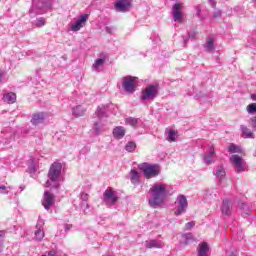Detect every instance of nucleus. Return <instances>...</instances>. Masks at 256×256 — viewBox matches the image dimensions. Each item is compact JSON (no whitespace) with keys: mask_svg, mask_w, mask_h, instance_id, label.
Listing matches in <instances>:
<instances>
[{"mask_svg":"<svg viewBox=\"0 0 256 256\" xmlns=\"http://www.w3.org/2000/svg\"><path fill=\"white\" fill-rule=\"evenodd\" d=\"M151 198L148 200L150 207L153 209H157V207H161L163 203H165V199L169 197V190H167V186L163 183H155L149 190Z\"/></svg>","mask_w":256,"mask_h":256,"instance_id":"nucleus-1","label":"nucleus"},{"mask_svg":"<svg viewBox=\"0 0 256 256\" xmlns=\"http://www.w3.org/2000/svg\"><path fill=\"white\" fill-rule=\"evenodd\" d=\"M61 171H63V165L59 162H54L49 168L45 187L59 189L61 187Z\"/></svg>","mask_w":256,"mask_h":256,"instance_id":"nucleus-2","label":"nucleus"},{"mask_svg":"<svg viewBox=\"0 0 256 256\" xmlns=\"http://www.w3.org/2000/svg\"><path fill=\"white\" fill-rule=\"evenodd\" d=\"M140 171H142L145 179H153V177H158L161 173V168L157 164H149L144 162L139 165Z\"/></svg>","mask_w":256,"mask_h":256,"instance_id":"nucleus-3","label":"nucleus"},{"mask_svg":"<svg viewBox=\"0 0 256 256\" xmlns=\"http://www.w3.org/2000/svg\"><path fill=\"white\" fill-rule=\"evenodd\" d=\"M160 89L161 87L159 86V83L150 84L144 91H142L140 99L142 101H155V99L159 96Z\"/></svg>","mask_w":256,"mask_h":256,"instance_id":"nucleus-4","label":"nucleus"},{"mask_svg":"<svg viewBox=\"0 0 256 256\" xmlns=\"http://www.w3.org/2000/svg\"><path fill=\"white\" fill-rule=\"evenodd\" d=\"M52 5L53 3L51 2V0H38V2H35V0H33L29 13L33 17H35V15H41L44 9H51Z\"/></svg>","mask_w":256,"mask_h":256,"instance_id":"nucleus-5","label":"nucleus"},{"mask_svg":"<svg viewBox=\"0 0 256 256\" xmlns=\"http://www.w3.org/2000/svg\"><path fill=\"white\" fill-rule=\"evenodd\" d=\"M139 78L131 75L124 76L122 78V88L128 95H133L137 91V80Z\"/></svg>","mask_w":256,"mask_h":256,"instance_id":"nucleus-6","label":"nucleus"},{"mask_svg":"<svg viewBox=\"0 0 256 256\" xmlns=\"http://www.w3.org/2000/svg\"><path fill=\"white\" fill-rule=\"evenodd\" d=\"M175 205H177V209L174 212L176 217H179V215H183V213L187 212V207H189V203L187 202V197L183 194H180L177 197Z\"/></svg>","mask_w":256,"mask_h":256,"instance_id":"nucleus-7","label":"nucleus"},{"mask_svg":"<svg viewBox=\"0 0 256 256\" xmlns=\"http://www.w3.org/2000/svg\"><path fill=\"white\" fill-rule=\"evenodd\" d=\"M117 201H119V197L117 196V192H115V190L108 188L104 191L103 202L105 203V205L111 207L115 205Z\"/></svg>","mask_w":256,"mask_h":256,"instance_id":"nucleus-8","label":"nucleus"},{"mask_svg":"<svg viewBox=\"0 0 256 256\" xmlns=\"http://www.w3.org/2000/svg\"><path fill=\"white\" fill-rule=\"evenodd\" d=\"M55 204V196L49 191H45L42 199V205L46 211H49Z\"/></svg>","mask_w":256,"mask_h":256,"instance_id":"nucleus-9","label":"nucleus"},{"mask_svg":"<svg viewBox=\"0 0 256 256\" xmlns=\"http://www.w3.org/2000/svg\"><path fill=\"white\" fill-rule=\"evenodd\" d=\"M231 163L235 167L236 173H242V171H245V167L243 166V158L237 154H234L230 158Z\"/></svg>","mask_w":256,"mask_h":256,"instance_id":"nucleus-10","label":"nucleus"},{"mask_svg":"<svg viewBox=\"0 0 256 256\" xmlns=\"http://www.w3.org/2000/svg\"><path fill=\"white\" fill-rule=\"evenodd\" d=\"M173 20L174 21H181L183 19V4L176 3L172 6Z\"/></svg>","mask_w":256,"mask_h":256,"instance_id":"nucleus-11","label":"nucleus"},{"mask_svg":"<svg viewBox=\"0 0 256 256\" xmlns=\"http://www.w3.org/2000/svg\"><path fill=\"white\" fill-rule=\"evenodd\" d=\"M131 7V2L129 0H119L115 4V10L119 13H127Z\"/></svg>","mask_w":256,"mask_h":256,"instance_id":"nucleus-12","label":"nucleus"},{"mask_svg":"<svg viewBox=\"0 0 256 256\" xmlns=\"http://www.w3.org/2000/svg\"><path fill=\"white\" fill-rule=\"evenodd\" d=\"M87 19H89V15L83 14L78 18V20L72 24L71 29L73 31H79L83 27V24L87 22Z\"/></svg>","mask_w":256,"mask_h":256,"instance_id":"nucleus-13","label":"nucleus"},{"mask_svg":"<svg viewBox=\"0 0 256 256\" xmlns=\"http://www.w3.org/2000/svg\"><path fill=\"white\" fill-rule=\"evenodd\" d=\"M93 131H94V135L96 136H99L101 135V133H104L105 124H103V120L98 119L97 121H94Z\"/></svg>","mask_w":256,"mask_h":256,"instance_id":"nucleus-14","label":"nucleus"},{"mask_svg":"<svg viewBox=\"0 0 256 256\" xmlns=\"http://www.w3.org/2000/svg\"><path fill=\"white\" fill-rule=\"evenodd\" d=\"M241 137L243 139H255V134L245 125H240Z\"/></svg>","mask_w":256,"mask_h":256,"instance_id":"nucleus-15","label":"nucleus"},{"mask_svg":"<svg viewBox=\"0 0 256 256\" xmlns=\"http://www.w3.org/2000/svg\"><path fill=\"white\" fill-rule=\"evenodd\" d=\"M215 148L210 147L209 148V153L204 155V163L205 165H211L215 163Z\"/></svg>","mask_w":256,"mask_h":256,"instance_id":"nucleus-16","label":"nucleus"},{"mask_svg":"<svg viewBox=\"0 0 256 256\" xmlns=\"http://www.w3.org/2000/svg\"><path fill=\"white\" fill-rule=\"evenodd\" d=\"M108 107H109L108 105H104V104L98 106L95 112V115L98 117V119L102 120L108 117L107 115Z\"/></svg>","mask_w":256,"mask_h":256,"instance_id":"nucleus-17","label":"nucleus"},{"mask_svg":"<svg viewBox=\"0 0 256 256\" xmlns=\"http://www.w3.org/2000/svg\"><path fill=\"white\" fill-rule=\"evenodd\" d=\"M45 122V114L44 112H38L32 115L31 123L32 125H41V123Z\"/></svg>","mask_w":256,"mask_h":256,"instance_id":"nucleus-18","label":"nucleus"},{"mask_svg":"<svg viewBox=\"0 0 256 256\" xmlns=\"http://www.w3.org/2000/svg\"><path fill=\"white\" fill-rule=\"evenodd\" d=\"M232 207H233V205L231 204V200L224 199L222 201V207H221L222 214L227 215L229 217L231 215Z\"/></svg>","mask_w":256,"mask_h":256,"instance_id":"nucleus-19","label":"nucleus"},{"mask_svg":"<svg viewBox=\"0 0 256 256\" xmlns=\"http://www.w3.org/2000/svg\"><path fill=\"white\" fill-rule=\"evenodd\" d=\"M125 128H123V126H116L113 129L112 135L114 137V139H123L125 137Z\"/></svg>","mask_w":256,"mask_h":256,"instance_id":"nucleus-20","label":"nucleus"},{"mask_svg":"<svg viewBox=\"0 0 256 256\" xmlns=\"http://www.w3.org/2000/svg\"><path fill=\"white\" fill-rule=\"evenodd\" d=\"M2 99H3L4 103L13 105V103H15V101H17V94H15V92H8L3 95Z\"/></svg>","mask_w":256,"mask_h":256,"instance_id":"nucleus-21","label":"nucleus"},{"mask_svg":"<svg viewBox=\"0 0 256 256\" xmlns=\"http://www.w3.org/2000/svg\"><path fill=\"white\" fill-rule=\"evenodd\" d=\"M239 209L242 211V217H249L252 213L251 206L243 202L239 203Z\"/></svg>","mask_w":256,"mask_h":256,"instance_id":"nucleus-22","label":"nucleus"},{"mask_svg":"<svg viewBox=\"0 0 256 256\" xmlns=\"http://www.w3.org/2000/svg\"><path fill=\"white\" fill-rule=\"evenodd\" d=\"M86 111L87 110L83 106L78 105V106L72 108V115H74V117H83V115H85Z\"/></svg>","mask_w":256,"mask_h":256,"instance_id":"nucleus-23","label":"nucleus"},{"mask_svg":"<svg viewBox=\"0 0 256 256\" xmlns=\"http://www.w3.org/2000/svg\"><path fill=\"white\" fill-rule=\"evenodd\" d=\"M207 253H209V244H207V242L200 243L198 256H208Z\"/></svg>","mask_w":256,"mask_h":256,"instance_id":"nucleus-24","label":"nucleus"},{"mask_svg":"<svg viewBox=\"0 0 256 256\" xmlns=\"http://www.w3.org/2000/svg\"><path fill=\"white\" fill-rule=\"evenodd\" d=\"M140 174L135 169L130 170V181L132 185H139Z\"/></svg>","mask_w":256,"mask_h":256,"instance_id":"nucleus-25","label":"nucleus"},{"mask_svg":"<svg viewBox=\"0 0 256 256\" xmlns=\"http://www.w3.org/2000/svg\"><path fill=\"white\" fill-rule=\"evenodd\" d=\"M182 239L185 245H190V243H195V236H193V233L182 234Z\"/></svg>","mask_w":256,"mask_h":256,"instance_id":"nucleus-26","label":"nucleus"},{"mask_svg":"<svg viewBox=\"0 0 256 256\" xmlns=\"http://www.w3.org/2000/svg\"><path fill=\"white\" fill-rule=\"evenodd\" d=\"M147 249H161V242L159 240L146 241Z\"/></svg>","mask_w":256,"mask_h":256,"instance_id":"nucleus-27","label":"nucleus"},{"mask_svg":"<svg viewBox=\"0 0 256 256\" xmlns=\"http://www.w3.org/2000/svg\"><path fill=\"white\" fill-rule=\"evenodd\" d=\"M105 65V58H98L92 65L93 71H98L99 67H103Z\"/></svg>","mask_w":256,"mask_h":256,"instance_id":"nucleus-28","label":"nucleus"},{"mask_svg":"<svg viewBox=\"0 0 256 256\" xmlns=\"http://www.w3.org/2000/svg\"><path fill=\"white\" fill-rule=\"evenodd\" d=\"M215 175H216V178L219 179V181H221V179H223V177H225L226 175L225 168H223V166H217Z\"/></svg>","mask_w":256,"mask_h":256,"instance_id":"nucleus-29","label":"nucleus"},{"mask_svg":"<svg viewBox=\"0 0 256 256\" xmlns=\"http://www.w3.org/2000/svg\"><path fill=\"white\" fill-rule=\"evenodd\" d=\"M139 118H133V117H128L125 119L126 125H130L131 127H137L139 125Z\"/></svg>","mask_w":256,"mask_h":256,"instance_id":"nucleus-30","label":"nucleus"},{"mask_svg":"<svg viewBox=\"0 0 256 256\" xmlns=\"http://www.w3.org/2000/svg\"><path fill=\"white\" fill-rule=\"evenodd\" d=\"M206 51L207 53H213L215 51V42L211 38L206 42Z\"/></svg>","mask_w":256,"mask_h":256,"instance_id":"nucleus-31","label":"nucleus"},{"mask_svg":"<svg viewBox=\"0 0 256 256\" xmlns=\"http://www.w3.org/2000/svg\"><path fill=\"white\" fill-rule=\"evenodd\" d=\"M43 237H45V231H43V228H37V231L35 232L36 241H42Z\"/></svg>","mask_w":256,"mask_h":256,"instance_id":"nucleus-32","label":"nucleus"},{"mask_svg":"<svg viewBox=\"0 0 256 256\" xmlns=\"http://www.w3.org/2000/svg\"><path fill=\"white\" fill-rule=\"evenodd\" d=\"M125 149L128 151V153H133V151L137 149V144H135V142H128L125 146Z\"/></svg>","mask_w":256,"mask_h":256,"instance_id":"nucleus-33","label":"nucleus"},{"mask_svg":"<svg viewBox=\"0 0 256 256\" xmlns=\"http://www.w3.org/2000/svg\"><path fill=\"white\" fill-rule=\"evenodd\" d=\"M196 35L197 34L193 32V33H188V37L183 36L184 47H187V43H189V39H195Z\"/></svg>","mask_w":256,"mask_h":256,"instance_id":"nucleus-34","label":"nucleus"},{"mask_svg":"<svg viewBox=\"0 0 256 256\" xmlns=\"http://www.w3.org/2000/svg\"><path fill=\"white\" fill-rule=\"evenodd\" d=\"M176 138H177V132H175L174 130H170L168 132L167 141L173 142V141H176Z\"/></svg>","mask_w":256,"mask_h":256,"instance_id":"nucleus-35","label":"nucleus"},{"mask_svg":"<svg viewBox=\"0 0 256 256\" xmlns=\"http://www.w3.org/2000/svg\"><path fill=\"white\" fill-rule=\"evenodd\" d=\"M45 18H38L35 22L34 25L35 27H44L45 25Z\"/></svg>","mask_w":256,"mask_h":256,"instance_id":"nucleus-36","label":"nucleus"},{"mask_svg":"<svg viewBox=\"0 0 256 256\" xmlns=\"http://www.w3.org/2000/svg\"><path fill=\"white\" fill-rule=\"evenodd\" d=\"M81 201H83V203H87V201H89V194L83 192L80 196Z\"/></svg>","mask_w":256,"mask_h":256,"instance_id":"nucleus-37","label":"nucleus"},{"mask_svg":"<svg viewBox=\"0 0 256 256\" xmlns=\"http://www.w3.org/2000/svg\"><path fill=\"white\" fill-rule=\"evenodd\" d=\"M250 126L254 129V131H256V116L250 118Z\"/></svg>","mask_w":256,"mask_h":256,"instance_id":"nucleus-38","label":"nucleus"},{"mask_svg":"<svg viewBox=\"0 0 256 256\" xmlns=\"http://www.w3.org/2000/svg\"><path fill=\"white\" fill-rule=\"evenodd\" d=\"M221 15H222L221 10H217V11L213 12L212 17H213V19H221Z\"/></svg>","mask_w":256,"mask_h":256,"instance_id":"nucleus-39","label":"nucleus"},{"mask_svg":"<svg viewBox=\"0 0 256 256\" xmlns=\"http://www.w3.org/2000/svg\"><path fill=\"white\" fill-rule=\"evenodd\" d=\"M43 225H45V221L41 218H39L37 224H36V228L37 229H43Z\"/></svg>","mask_w":256,"mask_h":256,"instance_id":"nucleus-40","label":"nucleus"},{"mask_svg":"<svg viewBox=\"0 0 256 256\" xmlns=\"http://www.w3.org/2000/svg\"><path fill=\"white\" fill-rule=\"evenodd\" d=\"M248 113H256V104L248 105Z\"/></svg>","mask_w":256,"mask_h":256,"instance_id":"nucleus-41","label":"nucleus"},{"mask_svg":"<svg viewBox=\"0 0 256 256\" xmlns=\"http://www.w3.org/2000/svg\"><path fill=\"white\" fill-rule=\"evenodd\" d=\"M237 146L235 144H231L229 147H228V151L230 153H237Z\"/></svg>","mask_w":256,"mask_h":256,"instance_id":"nucleus-42","label":"nucleus"},{"mask_svg":"<svg viewBox=\"0 0 256 256\" xmlns=\"http://www.w3.org/2000/svg\"><path fill=\"white\" fill-rule=\"evenodd\" d=\"M82 209H84V213H87L89 211V204H87V202H83L81 205Z\"/></svg>","mask_w":256,"mask_h":256,"instance_id":"nucleus-43","label":"nucleus"},{"mask_svg":"<svg viewBox=\"0 0 256 256\" xmlns=\"http://www.w3.org/2000/svg\"><path fill=\"white\" fill-rule=\"evenodd\" d=\"M195 227V221L186 223V229H193Z\"/></svg>","mask_w":256,"mask_h":256,"instance_id":"nucleus-44","label":"nucleus"},{"mask_svg":"<svg viewBox=\"0 0 256 256\" xmlns=\"http://www.w3.org/2000/svg\"><path fill=\"white\" fill-rule=\"evenodd\" d=\"M196 9V17H201V5L195 7Z\"/></svg>","mask_w":256,"mask_h":256,"instance_id":"nucleus-45","label":"nucleus"},{"mask_svg":"<svg viewBox=\"0 0 256 256\" xmlns=\"http://www.w3.org/2000/svg\"><path fill=\"white\" fill-rule=\"evenodd\" d=\"M113 29H115L113 26H106L105 27L106 33H109V34L113 33Z\"/></svg>","mask_w":256,"mask_h":256,"instance_id":"nucleus-46","label":"nucleus"},{"mask_svg":"<svg viewBox=\"0 0 256 256\" xmlns=\"http://www.w3.org/2000/svg\"><path fill=\"white\" fill-rule=\"evenodd\" d=\"M208 2L213 9H215L217 7V2H215V0H208Z\"/></svg>","mask_w":256,"mask_h":256,"instance_id":"nucleus-47","label":"nucleus"},{"mask_svg":"<svg viewBox=\"0 0 256 256\" xmlns=\"http://www.w3.org/2000/svg\"><path fill=\"white\" fill-rule=\"evenodd\" d=\"M5 230H0V241H3V238L5 237Z\"/></svg>","mask_w":256,"mask_h":256,"instance_id":"nucleus-48","label":"nucleus"},{"mask_svg":"<svg viewBox=\"0 0 256 256\" xmlns=\"http://www.w3.org/2000/svg\"><path fill=\"white\" fill-rule=\"evenodd\" d=\"M29 171L30 173H35V171H37V169L35 168V165L30 166Z\"/></svg>","mask_w":256,"mask_h":256,"instance_id":"nucleus-49","label":"nucleus"},{"mask_svg":"<svg viewBox=\"0 0 256 256\" xmlns=\"http://www.w3.org/2000/svg\"><path fill=\"white\" fill-rule=\"evenodd\" d=\"M72 227H73V225H71V224H65L64 229H65V231H69Z\"/></svg>","mask_w":256,"mask_h":256,"instance_id":"nucleus-50","label":"nucleus"},{"mask_svg":"<svg viewBox=\"0 0 256 256\" xmlns=\"http://www.w3.org/2000/svg\"><path fill=\"white\" fill-rule=\"evenodd\" d=\"M5 189H7V187L6 186H0V190H2V191H5Z\"/></svg>","mask_w":256,"mask_h":256,"instance_id":"nucleus-51","label":"nucleus"},{"mask_svg":"<svg viewBox=\"0 0 256 256\" xmlns=\"http://www.w3.org/2000/svg\"><path fill=\"white\" fill-rule=\"evenodd\" d=\"M252 99H253V101H256V94L252 95Z\"/></svg>","mask_w":256,"mask_h":256,"instance_id":"nucleus-52","label":"nucleus"},{"mask_svg":"<svg viewBox=\"0 0 256 256\" xmlns=\"http://www.w3.org/2000/svg\"><path fill=\"white\" fill-rule=\"evenodd\" d=\"M3 249V243H0V252Z\"/></svg>","mask_w":256,"mask_h":256,"instance_id":"nucleus-53","label":"nucleus"},{"mask_svg":"<svg viewBox=\"0 0 256 256\" xmlns=\"http://www.w3.org/2000/svg\"><path fill=\"white\" fill-rule=\"evenodd\" d=\"M3 79V73H0V81Z\"/></svg>","mask_w":256,"mask_h":256,"instance_id":"nucleus-54","label":"nucleus"},{"mask_svg":"<svg viewBox=\"0 0 256 256\" xmlns=\"http://www.w3.org/2000/svg\"><path fill=\"white\" fill-rule=\"evenodd\" d=\"M25 189V186H20V191H23Z\"/></svg>","mask_w":256,"mask_h":256,"instance_id":"nucleus-55","label":"nucleus"},{"mask_svg":"<svg viewBox=\"0 0 256 256\" xmlns=\"http://www.w3.org/2000/svg\"><path fill=\"white\" fill-rule=\"evenodd\" d=\"M7 193H9V192H4L5 195H7Z\"/></svg>","mask_w":256,"mask_h":256,"instance_id":"nucleus-56","label":"nucleus"}]
</instances>
